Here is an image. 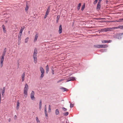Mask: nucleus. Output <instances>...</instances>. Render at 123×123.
<instances>
[{
    "instance_id": "55",
    "label": "nucleus",
    "mask_w": 123,
    "mask_h": 123,
    "mask_svg": "<svg viewBox=\"0 0 123 123\" xmlns=\"http://www.w3.org/2000/svg\"><path fill=\"white\" fill-rule=\"evenodd\" d=\"M49 108H50V105H49Z\"/></svg>"
},
{
    "instance_id": "49",
    "label": "nucleus",
    "mask_w": 123,
    "mask_h": 123,
    "mask_svg": "<svg viewBox=\"0 0 123 123\" xmlns=\"http://www.w3.org/2000/svg\"><path fill=\"white\" fill-rule=\"evenodd\" d=\"M51 111V108H49V112H50Z\"/></svg>"
},
{
    "instance_id": "15",
    "label": "nucleus",
    "mask_w": 123,
    "mask_h": 123,
    "mask_svg": "<svg viewBox=\"0 0 123 123\" xmlns=\"http://www.w3.org/2000/svg\"><path fill=\"white\" fill-rule=\"evenodd\" d=\"M40 70L41 73H44V70L43 69V68L42 67H40Z\"/></svg>"
},
{
    "instance_id": "43",
    "label": "nucleus",
    "mask_w": 123,
    "mask_h": 123,
    "mask_svg": "<svg viewBox=\"0 0 123 123\" xmlns=\"http://www.w3.org/2000/svg\"><path fill=\"white\" fill-rule=\"evenodd\" d=\"M23 31H22L20 30V33H19V34L22 35Z\"/></svg>"
},
{
    "instance_id": "48",
    "label": "nucleus",
    "mask_w": 123,
    "mask_h": 123,
    "mask_svg": "<svg viewBox=\"0 0 123 123\" xmlns=\"http://www.w3.org/2000/svg\"><path fill=\"white\" fill-rule=\"evenodd\" d=\"M102 0H99L98 1V3H99V4H100L101 2L102 1Z\"/></svg>"
},
{
    "instance_id": "52",
    "label": "nucleus",
    "mask_w": 123,
    "mask_h": 123,
    "mask_svg": "<svg viewBox=\"0 0 123 123\" xmlns=\"http://www.w3.org/2000/svg\"><path fill=\"white\" fill-rule=\"evenodd\" d=\"M6 48H5L4 49V51H5L6 52Z\"/></svg>"
},
{
    "instance_id": "33",
    "label": "nucleus",
    "mask_w": 123,
    "mask_h": 123,
    "mask_svg": "<svg viewBox=\"0 0 123 123\" xmlns=\"http://www.w3.org/2000/svg\"><path fill=\"white\" fill-rule=\"evenodd\" d=\"M100 51L101 52H104L106 51V50L105 49H103L101 50Z\"/></svg>"
},
{
    "instance_id": "29",
    "label": "nucleus",
    "mask_w": 123,
    "mask_h": 123,
    "mask_svg": "<svg viewBox=\"0 0 123 123\" xmlns=\"http://www.w3.org/2000/svg\"><path fill=\"white\" fill-rule=\"evenodd\" d=\"M28 39H29V38L28 37H27L25 39V43H26L27 42Z\"/></svg>"
},
{
    "instance_id": "42",
    "label": "nucleus",
    "mask_w": 123,
    "mask_h": 123,
    "mask_svg": "<svg viewBox=\"0 0 123 123\" xmlns=\"http://www.w3.org/2000/svg\"><path fill=\"white\" fill-rule=\"evenodd\" d=\"M119 28L120 29H123V25L122 26H119Z\"/></svg>"
},
{
    "instance_id": "45",
    "label": "nucleus",
    "mask_w": 123,
    "mask_h": 123,
    "mask_svg": "<svg viewBox=\"0 0 123 123\" xmlns=\"http://www.w3.org/2000/svg\"><path fill=\"white\" fill-rule=\"evenodd\" d=\"M52 70V74L53 75L54 74V70L53 69H51Z\"/></svg>"
},
{
    "instance_id": "40",
    "label": "nucleus",
    "mask_w": 123,
    "mask_h": 123,
    "mask_svg": "<svg viewBox=\"0 0 123 123\" xmlns=\"http://www.w3.org/2000/svg\"><path fill=\"white\" fill-rule=\"evenodd\" d=\"M28 9V6H27L26 5V7H25V11H27V10Z\"/></svg>"
},
{
    "instance_id": "27",
    "label": "nucleus",
    "mask_w": 123,
    "mask_h": 123,
    "mask_svg": "<svg viewBox=\"0 0 123 123\" xmlns=\"http://www.w3.org/2000/svg\"><path fill=\"white\" fill-rule=\"evenodd\" d=\"M69 114V113L68 112H67L64 113H63V115H65V116H67Z\"/></svg>"
},
{
    "instance_id": "5",
    "label": "nucleus",
    "mask_w": 123,
    "mask_h": 123,
    "mask_svg": "<svg viewBox=\"0 0 123 123\" xmlns=\"http://www.w3.org/2000/svg\"><path fill=\"white\" fill-rule=\"evenodd\" d=\"M35 93L33 91H32L31 94V97L32 100H33L35 99V97L34 96Z\"/></svg>"
},
{
    "instance_id": "32",
    "label": "nucleus",
    "mask_w": 123,
    "mask_h": 123,
    "mask_svg": "<svg viewBox=\"0 0 123 123\" xmlns=\"http://www.w3.org/2000/svg\"><path fill=\"white\" fill-rule=\"evenodd\" d=\"M39 106H42V100H40L39 103Z\"/></svg>"
},
{
    "instance_id": "37",
    "label": "nucleus",
    "mask_w": 123,
    "mask_h": 123,
    "mask_svg": "<svg viewBox=\"0 0 123 123\" xmlns=\"http://www.w3.org/2000/svg\"><path fill=\"white\" fill-rule=\"evenodd\" d=\"M44 76V73H41V74L40 76V78H42Z\"/></svg>"
},
{
    "instance_id": "10",
    "label": "nucleus",
    "mask_w": 123,
    "mask_h": 123,
    "mask_svg": "<svg viewBox=\"0 0 123 123\" xmlns=\"http://www.w3.org/2000/svg\"><path fill=\"white\" fill-rule=\"evenodd\" d=\"M62 26L61 25H60L59 28V34L62 33Z\"/></svg>"
},
{
    "instance_id": "22",
    "label": "nucleus",
    "mask_w": 123,
    "mask_h": 123,
    "mask_svg": "<svg viewBox=\"0 0 123 123\" xmlns=\"http://www.w3.org/2000/svg\"><path fill=\"white\" fill-rule=\"evenodd\" d=\"M19 103L18 101L17 102V110L18 109H19Z\"/></svg>"
},
{
    "instance_id": "35",
    "label": "nucleus",
    "mask_w": 123,
    "mask_h": 123,
    "mask_svg": "<svg viewBox=\"0 0 123 123\" xmlns=\"http://www.w3.org/2000/svg\"><path fill=\"white\" fill-rule=\"evenodd\" d=\"M74 106V105L73 104H72L71 103L70 104V107L71 108H73Z\"/></svg>"
},
{
    "instance_id": "18",
    "label": "nucleus",
    "mask_w": 123,
    "mask_h": 123,
    "mask_svg": "<svg viewBox=\"0 0 123 123\" xmlns=\"http://www.w3.org/2000/svg\"><path fill=\"white\" fill-rule=\"evenodd\" d=\"M46 73H48L49 71V67L48 65H47L46 67Z\"/></svg>"
},
{
    "instance_id": "13",
    "label": "nucleus",
    "mask_w": 123,
    "mask_h": 123,
    "mask_svg": "<svg viewBox=\"0 0 123 123\" xmlns=\"http://www.w3.org/2000/svg\"><path fill=\"white\" fill-rule=\"evenodd\" d=\"M5 87H3V88L2 91V95L3 96H4L5 94L4 93L5 92Z\"/></svg>"
},
{
    "instance_id": "8",
    "label": "nucleus",
    "mask_w": 123,
    "mask_h": 123,
    "mask_svg": "<svg viewBox=\"0 0 123 123\" xmlns=\"http://www.w3.org/2000/svg\"><path fill=\"white\" fill-rule=\"evenodd\" d=\"M112 41L111 40H103L102 41V43H110Z\"/></svg>"
},
{
    "instance_id": "54",
    "label": "nucleus",
    "mask_w": 123,
    "mask_h": 123,
    "mask_svg": "<svg viewBox=\"0 0 123 123\" xmlns=\"http://www.w3.org/2000/svg\"><path fill=\"white\" fill-rule=\"evenodd\" d=\"M115 21L117 22H118V20L113 21V22H115Z\"/></svg>"
},
{
    "instance_id": "21",
    "label": "nucleus",
    "mask_w": 123,
    "mask_h": 123,
    "mask_svg": "<svg viewBox=\"0 0 123 123\" xmlns=\"http://www.w3.org/2000/svg\"><path fill=\"white\" fill-rule=\"evenodd\" d=\"M22 35L19 34L18 35V41H20Z\"/></svg>"
},
{
    "instance_id": "24",
    "label": "nucleus",
    "mask_w": 123,
    "mask_h": 123,
    "mask_svg": "<svg viewBox=\"0 0 123 123\" xmlns=\"http://www.w3.org/2000/svg\"><path fill=\"white\" fill-rule=\"evenodd\" d=\"M81 3H79V4L78 5L77 7V9L78 10H79V9L80 8V6L81 5Z\"/></svg>"
},
{
    "instance_id": "53",
    "label": "nucleus",
    "mask_w": 123,
    "mask_h": 123,
    "mask_svg": "<svg viewBox=\"0 0 123 123\" xmlns=\"http://www.w3.org/2000/svg\"><path fill=\"white\" fill-rule=\"evenodd\" d=\"M11 119L10 118L9 119V120H8V121H9V122H10V121H11Z\"/></svg>"
},
{
    "instance_id": "4",
    "label": "nucleus",
    "mask_w": 123,
    "mask_h": 123,
    "mask_svg": "<svg viewBox=\"0 0 123 123\" xmlns=\"http://www.w3.org/2000/svg\"><path fill=\"white\" fill-rule=\"evenodd\" d=\"M75 80V77H70L68 79L66 82H68L71 81H74Z\"/></svg>"
},
{
    "instance_id": "28",
    "label": "nucleus",
    "mask_w": 123,
    "mask_h": 123,
    "mask_svg": "<svg viewBox=\"0 0 123 123\" xmlns=\"http://www.w3.org/2000/svg\"><path fill=\"white\" fill-rule=\"evenodd\" d=\"M27 91H28L24 90V94L27 95Z\"/></svg>"
},
{
    "instance_id": "20",
    "label": "nucleus",
    "mask_w": 123,
    "mask_h": 123,
    "mask_svg": "<svg viewBox=\"0 0 123 123\" xmlns=\"http://www.w3.org/2000/svg\"><path fill=\"white\" fill-rule=\"evenodd\" d=\"M55 112L56 115H58L59 113V110L58 109H56L55 111Z\"/></svg>"
},
{
    "instance_id": "47",
    "label": "nucleus",
    "mask_w": 123,
    "mask_h": 123,
    "mask_svg": "<svg viewBox=\"0 0 123 123\" xmlns=\"http://www.w3.org/2000/svg\"><path fill=\"white\" fill-rule=\"evenodd\" d=\"M48 15V14H45V16H44V18H46V17H47V16Z\"/></svg>"
},
{
    "instance_id": "44",
    "label": "nucleus",
    "mask_w": 123,
    "mask_h": 123,
    "mask_svg": "<svg viewBox=\"0 0 123 123\" xmlns=\"http://www.w3.org/2000/svg\"><path fill=\"white\" fill-rule=\"evenodd\" d=\"M105 28L102 29H101V31L102 32H105Z\"/></svg>"
},
{
    "instance_id": "6",
    "label": "nucleus",
    "mask_w": 123,
    "mask_h": 123,
    "mask_svg": "<svg viewBox=\"0 0 123 123\" xmlns=\"http://www.w3.org/2000/svg\"><path fill=\"white\" fill-rule=\"evenodd\" d=\"M38 33H36L35 37L34 39V42H35L37 41L38 37Z\"/></svg>"
},
{
    "instance_id": "12",
    "label": "nucleus",
    "mask_w": 123,
    "mask_h": 123,
    "mask_svg": "<svg viewBox=\"0 0 123 123\" xmlns=\"http://www.w3.org/2000/svg\"><path fill=\"white\" fill-rule=\"evenodd\" d=\"M28 86L27 84H25L24 90L28 91Z\"/></svg>"
},
{
    "instance_id": "38",
    "label": "nucleus",
    "mask_w": 123,
    "mask_h": 123,
    "mask_svg": "<svg viewBox=\"0 0 123 123\" xmlns=\"http://www.w3.org/2000/svg\"><path fill=\"white\" fill-rule=\"evenodd\" d=\"M64 80V79H62L59 80V81H58L57 82V83H58L59 82H60L62 81H63V80Z\"/></svg>"
},
{
    "instance_id": "14",
    "label": "nucleus",
    "mask_w": 123,
    "mask_h": 123,
    "mask_svg": "<svg viewBox=\"0 0 123 123\" xmlns=\"http://www.w3.org/2000/svg\"><path fill=\"white\" fill-rule=\"evenodd\" d=\"M101 8V5L100 4L98 3L96 9L97 10H99Z\"/></svg>"
},
{
    "instance_id": "25",
    "label": "nucleus",
    "mask_w": 123,
    "mask_h": 123,
    "mask_svg": "<svg viewBox=\"0 0 123 123\" xmlns=\"http://www.w3.org/2000/svg\"><path fill=\"white\" fill-rule=\"evenodd\" d=\"M61 89H62V90L63 92H65L67 90L66 88L63 87H62Z\"/></svg>"
},
{
    "instance_id": "3",
    "label": "nucleus",
    "mask_w": 123,
    "mask_h": 123,
    "mask_svg": "<svg viewBox=\"0 0 123 123\" xmlns=\"http://www.w3.org/2000/svg\"><path fill=\"white\" fill-rule=\"evenodd\" d=\"M123 33L117 34L115 35L114 37L119 39H121L122 38V36Z\"/></svg>"
},
{
    "instance_id": "34",
    "label": "nucleus",
    "mask_w": 123,
    "mask_h": 123,
    "mask_svg": "<svg viewBox=\"0 0 123 123\" xmlns=\"http://www.w3.org/2000/svg\"><path fill=\"white\" fill-rule=\"evenodd\" d=\"M59 18H60V16H57V20H56V22H57V23L58 22V20L59 19Z\"/></svg>"
},
{
    "instance_id": "30",
    "label": "nucleus",
    "mask_w": 123,
    "mask_h": 123,
    "mask_svg": "<svg viewBox=\"0 0 123 123\" xmlns=\"http://www.w3.org/2000/svg\"><path fill=\"white\" fill-rule=\"evenodd\" d=\"M85 7V5H83L82 6L81 9V11H83Z\"/></svg>"
},
{
    "instance_id": "2",
    "label": "nucleus",
    "mask_w": 123,
    "mask_h": 123,
    "mask_svg": "<svg viewBox=\"0 0 123 123\" xmlns=\"http://www.w3.org/2000/svg\"><path fill=\"white\" fill-rule=\"evenodd\" d=\"M6 52L5 51H4L1 56L0 60V66L1 67H2L3 66V62L4 60V56L5 55Z\"/></svg>"
},
{
    "instance_id": "26",
    "label": "nucleus",
    "mask_w": 123,
    "mask_h": 123,
    "mask_svg": "<svg viewBox=\"0 0 123 123\" xmlns=\"http://www.w3.org/2000/svg\"><path fill=\"white\" fill-rule=\"evenodd\" d=\"M36 121H37V122L38 123H40V121L39 120L38 117H36Z\"/></svg>"
},
{
    "instance_id": "56",
    "label": "nucleus",
    "mask_w": 123,
    "mask_h": 123,
    "mask_svg": "<svg viewBox=\"0 0 123 123\" xmlns=\"http://www.w3.org/2000/svg\"><path fill=\"white\" fill-rule=\"evenodd\" d=\"M14 117H17V116H16V115H15V116Z\"/></svg>"
},
{
    "instance_id": "7",
    "label": "nucleus",
    "mask_w": 123,
    "mask_h": 123,
    "mask_svg": "<svg viewBox=\"0 0 123 123\" xmlns=\"http://www.w3.org/2000/svg\"><path fill=\"white\" fill-rule=\"evenodd\" d=\"M100 48H105L108 47V45L106 44L100 45Z\"/></svg>"
},
{
    "instance_id": "31",
    "label": "nucleus",
    "mask_w": 123,
    "mask_h": 123,
    "mask_svg": "<svg viewBox=\"0 0 123 123\" xmlns=\"http://www.w3.org/2000/svg\"><path fill=\"white\" fill-rule=\"evenodd\" d=\"M119 26H118V27H113L112 28V30H113L115 29H118L119 28Z\"/></svg>"
},
{
    "instance_id": "16",
    "label": "nucleus",
    "mask_w": 123,
    "mask_h": 123,
    "mask_svg": "<svg viewBox=\"0 0 123 123\" xmlns=\"http://www.w3.org/2000/svg\"><path fill=\"white\" fill-rule=\"evenodd\" d=\"M25 72H24L22 74V76H21V77H22V81L23 82L24 80V78H25Z\"/></svg>"
},
{
    "instance_id": "36",
    "label": "nucleus",
    "mask_w": 123,
    "mask_h": 123,
    "mask_svg": "<svg viewBox=\"0 0 123 123\" xmlns=\"http://www.w3.org/2000/svg\"><path fill=\"white\" fill-rule=\"evenodd\" d=\"M98 1V0H95L93 2V4L94 5L96 4L97 3Z\"/></svg>"
},
{
    "instance_id": "19",
    "label": "nucleus",
    "mask_w": 123,
    "mask_h": 123,
    "mask_svg": "<svg viewBox=\"0 0 123 123\" xmlns=\"http://www.w3.org/2000/svg\"><path fill=\"white\" fill-rule=\"evenodd\" d=\"M2 27L3 28V32L4 33H6V30L5 26L4 25H2Z\"/></svg>"
},
{
    "instance_id": "41",
    "label": "nucleus",
    "mask_w": 123,
    "mask_h": 123,
    "mask_svg": "<svg viewBox=\"0 0 123 123\" xmlns=\"http://www.w3.org/2000/svg\"><path fill=\"white\" fill-rule=\"evenodd\" d=\"M62 109L63 110L65 111H66L67 110V109L64 107H63L62 108Z\"/></svg>"
},
{
    "instance_id": "58",
    "label": "nucleus",
    "mask_w": 123,
    "mask_h": 123,
    "mask_svg": "<svg viewBox=\"0 0 123 123\" xmlns=\"http://www.w3.org/2000/svg\"><path fill=\"white\" fill-rule=\"evenodd\" d=\"M122 20H123V18H122Z\"/></svg>"
},
{
    "instance_id": "17",
    "label": "nucleus",
    "mask_w": 123,
    "mask_h": 123,
    "mask_svg": "<svg viewBox=\"0 0 123 123\" xmlns=\"http://www.w3.org/2000/svg\"><path fill=\"white\" fill-rule=\"evenodd\" d=\"M50 10V8L49 7L48 8L47 10H46V14L48 15Z\"/></svg>"
},
{
    "instance_id": "50",
    "label": "nucleus",
    "mask_w": 123,
    "mask_h": 123,
    "mask_svg": "<svg viewBox=\"0 0 123 123\" xmlns=\"http://www.w3.org/2000/svg\"><path fill=\"white\" fill-rule=\"evenodd\" d=\"M20 41H18V45H19L20 44Z\"/></svg>"
},
{
    "instance_id": "1",
    "label": "nucleus",
    "mask_w": 123,
    "mask_h": 123,
    "mask_svg": "<svg viewBox=\"0 0 123 123\" xmlns=\"http://www.w3.org/2000/svg\"><path fill=\"white\" fill-rule=\"evenodd\" d=\"M37 49L36 48H35L34 49L33 57L34 59V62L35 64L37 63Z\"/></svg>"
},
{
    "instance_id": "9",
    "label": "nucleus",
    "mask_w": 123,
    "mask_h": 123,
    "mask_svg": "<svg viewBox=\"0 0 123 123\" xmlns=\"http://www.w3.org/2000/svg\"><path fill=\"white\" fill-rule=\"evenodd\" d=\"M44 110L45 114V116L46 117H48V115L47 112V111L46 105H45Z\"/></svg>"
},
{
    "instance_id": "57",
    "label": "nucleus",
    "mask_w": 123,
    "mask_h": 123,
    "mask_svg": "<svg viewBox=\"0 0 123 123\" xmlns=\"http://www.w3.org/2000/svg\"><path fill=\"white\" fill-rule=\"evenodd\" d=\"M30 31H28V33H29H29H30Z\"/></svg>"
},
{
    "instance_id": "51",
    "label": "nucleus",
    "mask_w": 123,
    "mask_h": 123,
    "mask_svg": "<svg viewBox=\"0 0 123 123\" xmlns=\"http://www.w3.org/2000/svg\"><path fill=\"white\" fill-rule=\"evenodd\" d=\"M42 106H39V109L40 110H41V109Z\"/></svg>"
},
{
    "instance_id": "46",
    "label": "nucleus",
    "mask_w": 123,
    "mask_h": 123,
    "mask_svg": "<svg viewBox=\"0 0 123 123\" xmlns=\"http://www.w3.org/2000/svg\"><path fill=\"white\" fill-rule=\"evenodd\" d=\"M122 19L120 18V19H119L118 20V22H121L122 21Z\"/></svg>"
},
{
    "instance_id": "11",
    "label": "nucleus",
    "mask_w": 123,
    "mask_h": 123,
    "mask_svg": "<svg viewBox=\"0 0 123 123\" xmlns=\"http://www.w3.org/2000/svg\"><path fill=\"white\" fill-rule=\"evenodd\" d=\"M112 30V28H105V32H107L108 31H111Z\"/></svg>"
},
{
    "instance_id": "39",
    "label": "nucleus",
    "mask_w": 123,
    "mask_h": 123,
    "mask_svg": "<svg viewBox=\"0 0 123 123\" xmlns=\"http://www.w3.org/2000/svg\"><path fill=\"white\" fill-rule=\"evenodd\" d=\"M25 28V27H24V26H23L22 27H21V28L20 30H22L23 31Z\"/></svg>"
},
{
    "instance_id": "23",
    "label": "nucleus",
    "mask_w": 123,
    "mask_h": 123,
    "mask_svg": "<svg viewBox=\"0 0 123 123\" xmlns=\"http://www.w3.org/2000/svg\"><path fill=\"white\" fill-rule=\"evenodd\" d=\"M94 47L97 48H100V45H94Z\"/></svg>"
}]
</instances>
